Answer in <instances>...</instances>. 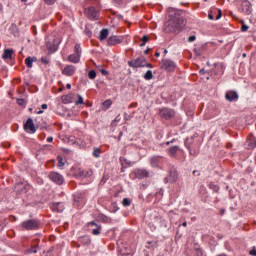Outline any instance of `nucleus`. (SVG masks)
<instances>
[{"instance_id": "1", "label": "nucleus", "mask_w": 256, "mask_h": 256, "mask_svg": "<svg viewBox=\"0 0 256 256\" xmlns=\"http://www.w3.org/2000/svg\"><path fill=\"white\" fill-rule=\"evenodd\" d=\"M170 19L168 22L164 25V31L166 33H171L172 31H175V29H178V27H181L183 24V19L179 15V12L177 10L170 8L168 10Z\"/></svg>"}, {"instance_id": "2", "label": "nucleus", "mask_w": 256, "mask_h": 256, "mask_svg": "<svg viewBox=\"0 0 256 256\" xmlns=\"http://www.w3.org/2000/svg\"><path fill=\"white\" fill-rule=\"evenodd\" d=\"M128 65H129V67H132L133 69L145 67L146 59H145V57H138L136 59L129 61Z\"/></svg>"}, {"instance_id": "3", "label": "nucleus", "mask_w": 256, "mask_h": 256, "mask_svg": "<svg viewBox=\"0 0 256 256\" xmlns=\"http://www.w3.org/2000/svg\"><path fill=\"white\" fill-rule=\"evenodd\" d=\"M49 179L53 181V183H56V185H63L65 182V178L63 175L59 174V172H51L49 174Z\"/></svg>"}, {"instance_id": "4", "label": "nucleus", "mask_w": 256, "mask_h": 256, "mask_svg": "<svg viewBox=\"0 0 256 256\" xmlns=\"http://www.w3.org/2000/svg\"><path fill=\"white\" fill-rule=\"evenodd\" d=\"M177 68V65L172 60L164 59L161 62V69H164L165 71H175Z\"/></svg>"}, {"instance_id": "5", "label": "nucleus", "mask_w": 256, "mask_h": 256, "mask_svg": "<svg viewBox=\"0 0 256 256\" xmlns=\"http://www.w3.org/2000/svg\"><path fill=\"white\" fill-rule=\"evenodd\" d=\"M22 227L27 231H33L39 227V223L34 220H28L22 223Z\"/></svg>"}, {"instance_id": "6", "label": "nucleus", "mask_w": 256, "mask_h": 256, "mask_svg": "<svg viewBox=\"0 0 256 256\" xmlns=\"http://www.w3.org/2000/svg\"><path fill=\"white\" fill-rule=\"evenodd\" d=\"M160 116L164 119H171L172 117H175V110L170 108H162L160 109Z\"/></svg>"}, {"instance_id": "7", "label": "nucleus", "mask_w": 256, "mask_h": 256, "mask_svg": "<svg viewBox=\"0 0 256 256\" xmlns=\"http://www.w3.org/2000/svg\"><path fill=\"white\" fill-rule=\"evenodd\" d=\"M85 13H86L87 17H89L92 21L95 19H99V12L93 6L90 8H87L85 10Z\"/></svg>"}, {"instance_id": "8", "label": "nucleus", "mask_w": 256, "mask_h": 256, "mask_svg": "<svg viewBox=\"0 0 256 256\" xmlns=\"http://www.w3.org/2000/svg\"><path fill=\"white\" fill-rule=\"evenodd\" d=\"M24 129L26 133H35L37 131L35 129V123H33V119L29 118L26 123L24 124Z\"/></svg>"}, {"instance_id": "9", "label": "nucleus", "mask_w": 256, "mask_h": 256, "mask_svg": "<svg viewBox=\"0 0 256 256\" xmlns=\"http://www.w3.org/2000/svg\"><path fill=\"white\" fill-rule=\"evenodd\" d=\"M76 68L73 65H66L65 68L63 69L62 73L63 75H66V77H71L73 73H75Z\"/></svg>"}, {"instance_id": "10", "label": "nucleus", "mask_w": 256, "mask_h": 256, "mask_svg": "<svg viewBox=\"0 0 256 256\" xmlns=\"http://www.w3.org/2000/svg\"><path fill=\"white\" fill-rule=\"evenodd\" d=\"M225 98L227 101H237L239 99V95L235 91H228Z\"/></svg>"}, {"instance_id": "11", "label": "nucleus", "mask_w": 256, "mask_h": 256, "mask_svg": "<svg viewBox=\"0 0 256 256\" xmlns=\"http://www.w3.org/2000/svg\"><path fill=\"white\" fill-rule=\"evenodd\" d=\"M242 11L246 15H250V13H251V2H249L247 0L243 1L242 2Z\"/></svg>"}, {"instance_id": "12", "label": "nucleus", "mask_w": 256, "mask_h": 256, "mask_svg": "<svg viewBox=\"0 0 256 256\" xmlns=\"http://www.w3.org/2000/svg\"><path fill=\"white\" fill-rule=\"evenodd\" d=\"M68 60L70 63H79V61H81V54H77V53L70 54L68 56Z\"/></svg>"}, {"instance_id": "13", "label": "nucleus", "mask_w": 256, "mask_h": 256, "mask_svg": "<svg viewBox=\"0 0 256 256\" xmlns=\"http://www.w3.org/2000/svg\"><path fill=\"white\" fill-rule=\"evenodd\" d=\"M123 39H121L118 36H111L108 38V45H118V43H121Z\"/></svg>"}, {"instance_id": "14", "label": "nucleus", "mask_w": 256, "mask_h": 256, "mask_svg": "<svg viewBox=\"0 0 256 256\" xmlns=\"http://www.w3.org/2000/svg\"><path fill=\"white\" fill-rule=\"evenodd\" d=\"M92 175H93V170L91 169L78 171V177L87 178V177H91Z\"/></svg>"}, {"instance_id": "15", "label": "nucleus", "mask_w": 256, "mask_h": 256, "mask_svg": "<svg viewBox=\"0 0 256 256\" xmlns=\"http://www.w3.org/2000/svg\"><path fill=\"white\" fill-rule=\"evenodd\" d=\"M136 175L139 179H145V177H149V171L145 169L136 170Z\"/></svg>"}, {"instance_id": "16", "label": "nucleus", "mask_w": 256, "mask_h": 256, "mask_svg": "<svg viewBox=\"0 0 256 256\" xmlns=\"http://www.w3.org/2000/svg\"><path fill=\"white\" fill-rule=\"evenodd\" d=\"M13 53H15V51L13 49H5L4 53L2 55V59H4V60L12 59Z\"/></svg>"}, {"instance_id": "17", "label": "nucleus", "mask_w": 256, "mask_h": 256, "mask_svg": "<svg viewBox=\"0 0 256 256\" xmlns=\"http://www.w3.org/2000/svg\"><path fill=\"white\" fill-rule=\"evenodd\" d=\"M35 61H37L36 57H28L25 59V64L27 65V67L29 69H31V67H33V63H35Z\"/></svg>"}, {"instance_id": "18", "label": "nucleus", "mask_w": 256, "mask_h": 256, "mask_svg": "<svg viewBox=\"0 0 256 256\" xmlns=\"http://www.w3.org/2000/svg\"><path fill=\"white\" fill-rule=\"evenodd\" d=\"M109 37V30L107 29H103L100 31V36H99V39L100 41H105V39Z\"/></svg>"}, {"instance_id": "19", "label": "nucleus", "mask_w": 256, "mask_h": 256, "mask_svg": "<svg viewBox=\"0 0 256 256\" xmlns=\"http://www.w3.org/2000/svg\"><path fill=\"white\" fill-rule=\"evenodd\" d=\"M111 105H113V102L111 100L104 101L102 103V110L107 111V109H109V107H111Z\"/></svg>"}, {"instance_id": "20", "label": "nucleus", "mask_w": 256, "mask_h": 256, "mask_svg": "<svg viewBox=\"0 0 256 256\" xmlns=\"http://www.w3.org/2000/svg\"><path fill=\"white\" fill-rule=\"evenodd\" d=\"M144 79L146 81H151V79H153V71L148 70L144 75Z\"/></svg>"}, {"instance_id": "21", "label": "nucleus", "mask_w": 256, "mask_h": 256, "mask_svg": "<svg viewBox=\"0 0 256 256\" xmlns=\"http://www.w3.org/2000/svg\"><path fill=\"white\" fill-rule=\"evenodd\" d=\"M46 47L47 49H49V51H52V52H55L57 50V45L51 44L50 42H47Z\"/></svg>"}, {"instance_id": "22", "label": "nucleus", "mask_w": 256, "mask_h": 256, "mask_svg": "<svg viewBox=\"0 0 256 256\" xmlns=\"http://www.w3.org/2000/svg\"><path fill=\"white\" fill-rule=\"evenodd\" d=\"M63 204L62 203H55L54 204V210L59 211V213H62L63 211Z\"/></svg>"}, {"instance_id": "23", "label": "nucleus", "mask_w": 256, "mask_h": 256, "mask_svg": "<svg viewBox=\"0 0 256 256\" xmlns=\"http://www.w3.org/2000/svg\"><path fill=\"white\" fill-rule=\"evenodd\" d=\"M169 153H170V155H175L176 153H177V151H179V147H177V146H172V147H170L169 148Z\"/></svg>"}, {"instance_id": "24", "label": "nucleus", "mask_w": 256, "mask_h": 256, "mask_svg": "<svg viewBox=\"0 0 256 256\" xmlns=\"http://www.w3.org/2000/svg\"><path fill=\"white\" fill-rule=\"evenodd\" d=\"M120 161H121L122 167H129V166H131V162H127V159H125L123 157L120 158Z\"/></svg>"}, {"instance_id": "25", "label": "nucleus", "mask_w": 256, "mask_h": 256, "mask_svg": "<svg viewBox=\"0 0 256 256\" xmlns=\"http://www.w3.org/2000/svg\"><path fill=\"white\" fill-rule=\"evenodd\" d=\"M58 167L63 168L65 167V162H63V156H57Z\"/></svg>"}, {"instance_id": "26", "label": "nucleus", "mask_w": 256, "mask_h": 256, "mask_svg": "<svg viewBox=\"0 0 256 256\" xmlns=\"http://www.w3.org/2000/svg\"><path fill=\"white\" fill-rule=\"evenodd\" d=\"M93 155H94L96 158L101 157V149H99V148H94Z\"/></svg>"}, {"instance_id": "27", "label": "nucleus", "mask_w": 256, "mask_h": 256, "mask_svg": "<svg viewBox=\"0 0 256 256\" xmlns=\"http://www.w3.org/2000/svg\"><path fill=\"white\" fill-rule=\"evenodd\" d=\"M122 204L124 207H129V205H131V200L129 198H124Z\"/></svg>"}, {"instance_id": "28", "label": "nucleus", "mask_w": 256, "mask_h": 256, "mask_svg": "<svg viewBox=\"0 0 256 256\" xmlns=\"http://www.w3.org/2000/svg\"><path fill=\"white\" fill-rule=\"evenodd\" d=\"M92 233H93L94 235H100V234H101V226H97L96 228H94V229L92 230Z\"/></svg>"}, {"instance_id": "29", "label": "nucleus", "mask_w": 256, "mask_h": 256, "mask_svg": "<svg viewBox=\"0 0 256 256\" xmlns=\"http://www.w3.org/2000/svg\"><path fill=\"white\" fill-rule=\"evenodd\" d=\"M74 51L76 54L81 55V45L76 44L74 47Z\"/></svg>"}, {"instance_id": "30", "label": "nucleus", "mask_w": 256, "mask_h": 256, "mask_svg": "<svg viewBox=\"0 0 256 256\" xmlns=\"http://www.w3.org/2000/svg\"><path fill=\"white\" fill-rule=\"evenodd\" d=\"M88 76H89V79H95V77H97V72H95V70H91Z\"/></svg>"}, {"instance_id": "31", "label": "nucleus", "mask_w": 256, "mask_h": 256, "mask_svg": "<svg viewBox=\"0 0 256 256\" xmlns=\"http://www.w3.org/2000/svg\"><path fill=\"white\" fill-rule=\"evenodd\" d=\"M83 96L78 95V100L75 102V105H83Z\"/></svg>"}, {"instance_id": "32", "label": "nucleus", "mask_w": 256, "mask_h": 256, "mask_svg": "<svg viewBox=\"0 0 256 256\" xmlns=\"http://www.w3.org/2000/svg\"><path fill=\"white\" fill-rule=\"evenodd\" d=\"M248 29H249V26L245 25V22L242 21L241 31L245 32V31H248Z\"/></svg>"}, {"instance_id": "33", "label": "nucleus", "mask_w": 256, "mask_h": 256, "mask_svg": "<svg viewBox=\"0 0 256 256\" xmlns=\"http://www.w3.org/2000/svg\"><path fill=\"white\" fill-rule=\"evenodd\" d=\"M56 2L57 0H44V3H46V5H53Z\"/></svg>"}, {"instance_id": "34", "label": "nucleus", "mask_w": 256, "mask_h": 256, "mask_svg": "<svg viewBox=\"0 0 256 256\" xmlns=\"http://www.w3.org/2000/svg\"><path fill=\"white\" fill-rule=\"evenodd\" d=\"M17 103H18V105L23 106V105H25V100L24 99H17Z\"/></svg>"}, {"instance_id": "35", "label": "nucleus", "mask_w": 256, "mask_h": 256, "mask_svg": "<svg viewBox=\"0 0 256 256\" xmlns=\"http://www.w3.org/2000/svg\"><path fill=\"white\" fill-rule=\"evenodd\" d=\"M16 191H19V189H23V184H17L15 186Z\"/></svg>"}, {"instance_id": "36", "label": "nucleus", "mask_w": 256, "mask_h": 256, "mask_svg": "<svg viewBox=\"0 0 256 256\" xmlns=\"http://www.w3.org/2000/svg\"><path fill=\"white\" fill-rule=\"evenodd\" d=\"M249 255L256 256V249H255V247L249 252Z\"/></svg>"}, {"instance_id": "37", "label": "nucleus", "mask_w": 256, "mask_h": 256, "mask_svg": "<svg viewBox=\"0 0 256 256\" xmlns=\"http://www.w3.org/2000/svg\"><path fill=\"white\" fill-rule=\"evenodd\" d=\"M195 39H196L195 36H190V37L188 38V41H189V43H193V41H195Z\"/></svg>"}, {"instance_id": "38", "label": "nucleus", "mask_w": 256, "mask_h": 256, "mask_svg": "<svg viewBox=\"0 0 256 256\" xmlns=\"http://www.w3.org/2000/svg\"><path fill=\"white\" fill-rule=\"evenodd\" d=\"M142 41H143V43H147V41H149V37H147L146 35L143 36Z\"/></svg>"}, {"instance_id": "39", "label": "nucleus", "mask_w": 256, "mask_h": 256, "mask_svg": "<svg viewBox=\"0 0 256 256\" xmlns=\"http://www.w3.org/2000/svg\"><path fill=\"white\" fill-rule=\"evenodd\" d=\"M41 61L42 63H45V64L49 63V60L47 58H42Z\"/></svg>"}, {"instance_id": "40", "label": "nucleus", "mask_w": 256, "mask_h": 256, "mask_svg": "<svg viewBox=\"0 0 256 256\" xmlns=\"http://www.w3.org/2000/svg\"><path fill=\"white\" fill-rule=\"evenodd\" d=\"M145 67H148V68H150V69H153V65H151L150 63H147V62H146V64H145Z\"/></svg>"}, {"instance_id": "41", "label": "nucleus", "mask_w": 256, "mask_h": 256, "mask_svg": "<svg viewBox=\"0 0 256 256\" xmlns=\"http://www.w3.org/2000/svg\"><path fill=\"white\" fill-rule=\"evenodd\" d=\"M251 147H256V139L252 140Z\"/></svg>"}, {"instance_id": "42", "label": "nucleus", "mask_w": 256, "mask_h": 256, "mask_svg": "<svg viewBox=\"0 0 256 256\" xmlns=\"http://www.w3.org/2000/svg\"><path fill=\"white\" fill-rule=\"evenodd\" d=\"M52 141H53V137H48L47 138V143H52Z\"/></svg>"}, {"instance_id": "43", "label": "nucleus", "mask_w": 256, "mask_h": 256, "mask_svg": "<svg viewBox=\"0 0 256 256\" xmlns=\"http://www.w3.org/2000/svg\"><path fill=\"white\" fill-rule=\"evenodd\" d=\"M216 19L217 20L221 19V10H219V14L216 16Z\"/></svg>"}, {"instance_id": "44", "label": "nucleus", "mask_w": 256, "mask_h": 256, "mask_svg": "<svg viewBox=\"0 0 256 256\" xmlns=\"http://www.w3.org/2000/svg\"><path fill=\"white\" fill-rule=\"evenodd\" d=\"M208 19L213 20L214 19L213 14H209Z\"/></svg>"}, {"instance_id": "45", "label": "nucleus", "mask_w": 256, "mask_h": 256, "mask_svg": "<svg viewBox=\"0 0 256 256\" xmlns=\"http://www.w3.org/2000/svg\"><path fill=\"white\" fill-rule=\"evenodd\" d=\"M101 73L102 75H107V70H102Z\"/></svg>"}, {"instance_id": "46", "label": "nucleus", "mask_w": 256, "mask_h": 256, "mask_svg": "<svg viewBox=\"0 0 256 256\" xmlns=\"http://www.w3.org/2000/svg\"><path fill=\"white\" fill-rule=\"evenodd\" d=\"M90 225L97 227V223H95L94 221L90 222Z\"/></svg>"}, {"instance_id": "47", "label": "nucleus", "mask_w": 256, "mask_h": 256, "mask_svg": "<svg viewBox=\"0 0 256 256\" xmlns=\"http://www.w3.org/2000/svg\"><path fill=\"white\" fill-rule=\"evenodd\" d=\"M86 35H88V37H91V32L86 30Z\"/></svg>"}, {"instance_id": "48", "label": "nucleus", "mask_w": 256, "mask_h": 256, "mask_svg": "<svg viewBox=\"0 0 256 256\" xmlns=\"http://www.w3.org/2000/svg\"><path fill=\"white\" fill-rule=\"evenodd\" d=\"M160 56H161V53H159V52L155 53V57H160Z\"/></svg>"}, {"instance_id": "49", "label": "nucleus", "mask_w": 256, "mask_h": 256, "mask_svg": "<svg viewBox=\"0 0 256 256\" xmlns=\"http://www.w3.org/2000/svg\"><path fill=\"white\" fill-rule=\"evenodd\" d=\"M42 109H47V104H42Z\"/></svg>"}, {"instance_id": "50", "label": "nucleus", "mask_w": 256, "mask_h": 256, "mask_svg": "<svg viewBox=\"0 0 256 256\" xmlns=\"http://www.w3.org/2000/svg\"><path fill=\"white\" fill-rule=\"evenodd\" d=\"M182 227H187V222H183Z\"/></svg>"}, {"instance_id": "51", "label": "nucleus", "mask_w": 256, "mask_h": 256, "mask_svg": "<svg viewBox=\"0 0 256 256\" xmlns=\"http://www.w3.org/2000/svg\"><path fill=\"white\" fill-rule=\"evenodd\" d=\"M66 87H67V89H71V84L68 83V84L66 85Z\"/></svg>"}, {"instance_id": "52", "label": "nucleus", "mask_w": 256, "mask_h": 256, "mask_svg": "<svg viewBox=\"0 0 256 256\" xmlns=\"http://www.w3.org/2000/svg\"><path fill=\"white\" fill-rule=\"evenodd\" d=\"M0 11H3V4L0 3Z\"/></svg>"}, {"instance_id": "53", "label": "nucleus", "mask_w": 256, "mask_h": 256, "mask_svg": "<svg viewBox=\"0 0 256 256\" xmlns=\"http://www.w3.org/2000/svg\"><path fill=\"white\" fill-rule=\"evenodd\" d=\"M140 47H145V42H142V44H140Z\"/></svg>"}, {"instance_id": "54", "label": "nucleus", "mask_w": 256, "mask_h": 256, "mask_svg": "<svg viewBox=\"0 0 256 256\" xmlns=\"http://www.w3.org/2000/svg\"><path fill=\"white\" fill-rule=\"evenodd\" d=\"M41 113H43L42 110H40V111L37 112L38 115H41Z\"/></svg>"}, {"instance_id": "55", "label": "nucleus", "mask_w": 256, "mask_h": 256, "mask_svg": "<svg viewBox=\"0 0 256 256\" xmlns=\"http://www.w3.org/2000/svg\"><path fill=\"white\" fill-rule=\"evenodd\" d=\"M147 53H149V50H146V51H145V55H147Z\"/></svg>"}, {"instance_id": "56", "label": "nucleus", "mask_w": 256, "mask_h": 256, "mask_svg": "<svg viewBox=\"0 0 256 256\" xmlns=\"http://www.w3.org/2000/svg\"><path fill=\"white\" fill-rule=\"evenodd\" d=\"M196 173H197V171L194 170V171H193V174L195 175Z\"/></svg>"}, {"instance_id": "57", "label": "nucleus", "mask_w": 256, "mask_h": 256, "mask_svg": "<svg viewBox=\"0 0 256 256\" xmlns=\"http://www.w3.org/2000/svg\"><path fill=\"white\" fill-rule=\"evenodd\" d=\"M243 57H247V54H243Z\"/></svg>"}, {"instance_id": "58", "label": "nucleus", "mask_w": 256, "mask_h": 256, "mask_svg": "<svg viewBox=\"0 0 256 256\" xmlns=\"http://www.w3.org/2000/svg\"><path fill=\"white\" fill-rule=\"evenodd\" d=\"M33 253H37V250L32 251Z\"/></svg>"}, {"instance_id": "59", "label": "nucleus", "mask_w": 256, "mask_h": 256, "mask_svg": "<svg viewBox=\"0 0 256 256\" xmlns=\"http://www.w3.org/2000/svg\"><path fill=\"white\" fill-rule=\"evenodd\" d=\"M199 251H200V254L203 255V252L201 250H199Z\"/></svg>"}, {"instance_id": "60", "label": "nucleus", "mask_w": 256, "mask_h": 256, "mask_svg": "<svg viewBox=\"0 0 256 256\" xmlns=\"http://www.w3.org/2000/svg\"><path fill=\"white\" fill-rule=\"evenodd\" d=\"M29 111H33V109H32V108H30V109H29Z\"/></svg>"}, {"instance_id": "61", "label": "nucleus", "mask_w": 256, "mask_h": 256, "mask_svg": "<svg viewBox=\"0 0 256 256\" xmlns=\"http://www.w3.org/2000/svg\"><path fill=\"white\" fill-rule=\"evenodd\" d=\"M219 189V187L216 186V191Z\"/></svg>"}, {"instance_id": "62", "label": "nucleus", "mask_w": 256, "mask_h": 256, "mask_svg": "<svg viewBox=\"0 0 256 256\" xmlns=\"http://www.w3.org/2000/svg\"><path fill=\"white\" fill-rule=\"evenodd\" d=\"M164 53H167V50H165Z\"/></svg>"}, {"instance_id": "63", "label": "nucleus", "mask_w": 256, "mask_h": 256, "mask_svg": "<svg viewBox=\"0 0 256 256\" xmlns=\"http://www.w3.org/2000/svg\"><path fill=\"white\" fill-rule=\"evenodd\" d=\"M23 2L27 1V0H22Z\"/></svg>"}, {"instance_id": "64", "label": "nucleus", "mask_w": 256, "mask_h": 256, "mask_svg": "<svg viewBox=\"0 0 256 256\" xmlns=\"http://www.w3.org/2000/svg\"><path fill=\"white\" fill-rule=\"evenodd\" d=\"M204 1H207V0H204Z\"/></svg>"}]
</instances>
